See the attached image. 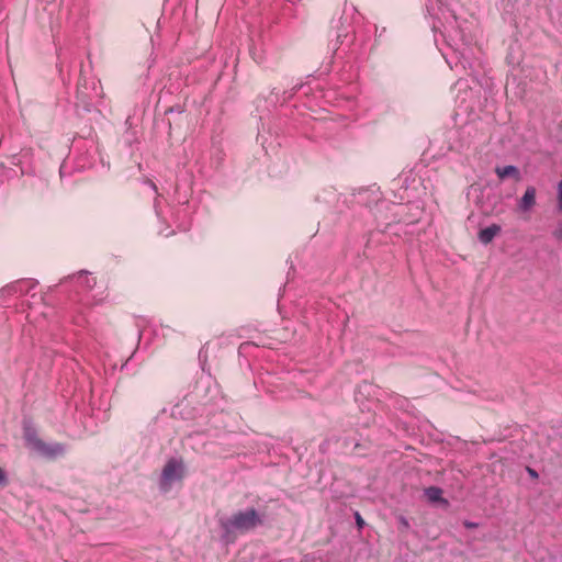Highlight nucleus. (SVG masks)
Returning <instances> with one entry per match:
<instances>
[{
  "instance_id": "nucleus-5",
  "label": "nucleus",
  "mask_w": 562,
  "mask_h": 562,
  "mask_svg": "<svg viewBox=\"0 0 562 562\" xmlns=\"http://www.w3.org/2000/svg\"><path fill=\"white\" fill-rule=\"evenodd\" d=\"M495 173L497 175V177L501 180H504L505 178H509V177L514 178L516 181H520V179H521L519 169L512 165L504 166V167H496Z\"/></svg>"
},
{
  "instance_id": "nucleus-13",
  "label": "nucleus",
  "mask_w": 562,
  "mask_h": 562,
  "mask_svg": "<svg viewBox=\"0 0 562 562\" xmlns=\"http://www.w3.org/2000/svg\"><path fill=\"white\" fill-rule=\"evenodd\" d=\"M527 472L528 474L532 477V479H538V473L536 470L531 469V468H527Z\"/></svg>"
},
{
  "instance_id": "nucleus-12",
  "label": "nucleus",
  "mask_w": 562,
  "mask_h": 562,
  "mask_svg": "<svg viewBox=\"0 0 562 562\" xmlns=\"http://www.w3.org/2000/svg\"><path fill=\"white\" fill-rule=\"evenodd\" d=\"M356 521H357V525H358L359 528L363 527L364 521H363V519H362V517L360 516L359 513L356 514Z\"/></svg>"
},
{
  "instance_id": "nucleus-10",
  "label": "nucleus",
  "mask_w": 562,
  "mask_h": 562,
  "mask_svg": "<svg viewBox=\"0 0 562 562\" xmlns=\"http://www.w3.org/2000/svg\"><path fill=\"white\" fill-rule=\"evenodd\" d=\"M8 483L7 475L2 468H0V485H5Z\"/></svg>"
},
{
  "instance_id": "nucleus-7",
  "label": "nucleus",
  "mask_w": 562,
  "mask_h": 562,
  "mask_svg": "<svg viewBox=\"0 0 562 562\" xmlns=\"http://www.w3.org/2000/svg\"><path fill=\"white\" fill-rule=\"evenodd\" d=\"M425 496L431 503H442L448 505V501L442 497V490L437 486H430L425 490Z\"/></svg>"
},
{
  "instance_id": "nucleus-9",
  "label": "nucleus",
  "mask_w": 562,
  "mask_h": 562,
  "mask_svg": "<svg viewBox=\"0 0 562 562\" xmlns=\"http://www.w3.org/2000/svg\"><path fill=\"white\" fill-rule=\"evenodd\" d=\"M553 236L558 239V240H562V223H560L558 225V227L554 229L553 232Z\"/></svg>"
},
{
  "instance_id": "nucleus-1",
  "label": "nucleus",
  "mask_w": 562,
  "mask_h": 562,
  "mask_svg": "<svg viewBox=\"0 0 562 562\" xmlns=\"http://www.w3.org/2000/svg\"><path fill=\"white\" fill-rule=\"evenodd\" d=\"M263 520L255 508L239 510L233 514L222 526L227 530L248 532L262 525Z\"/></svg>"
},
{
  "instance_id": "nucleus-2",
  "label": "nucleus",
  "mask_w": 562,
  "mask_h": 562,
  "mask_svg": "<svg viewBox=\"0 0 562 562\" xmlns=\"http://www.w3.org/2000/svg\"><path fill=\"white\" fill-rule=\"evenodd\" d=\"M26 446L37 454L47 459H55L65 454V446L60 442L47 443L42 440L36 431L30 427L24 429Z\"/></svg>"
},
{
  "instance_id": "nucleus-6",
  "label": "nucleus",
  "mask_w": 562,
  "mask_h": 562,
  "mask_svg": "<svg viewBox=\"0 0 562 562\" xmlns=\"http://www.w3.org/2000/svg\"><path fill=\"white\" fill-rule=\"evenodd\" d=\"M501 226L497 224H492L488 227H485L479 232V239L482 244H490L496 235L501 233Z\"/></svg>"
},
{
  "instance_id": "nucleus-8",
  "label": "nucleus",
  "mask_w": 562,
  "mask_h": 562,
  "mask_svg": "<svg viewBox=\"0 0 562 562\" xmlns=\"http://www.w3.org/2000/svg\"><path fill=\"white\" fill-rule=\"evenodd\" d=\"M558 203L559 209L562 210V180L558 184Z\"/></svg>"
},
{
  "instance_id": "nucleus-11",
  "label": "nucleus",
  "mask_w": 562,
  "mask_h": 562,
  "mask_svg": "<svg viewBox=\"0 0 562 562\" xmlns=\"http://www.w3.org/2000/svg\"><path fill=\"white\" fill-rule=\"evenodd\" d=\"M463 526L468 529H474V528H477L479 525L476 522H473V521H469V520H465L463 522Z\"/></svg>"
},
{
  "instance_id": "nucleus-3",
  "label": "nucleus",
  "mask_w": 562,
  "mask_h": 562,
  "mask_svg": "<svg viewBox=\"0 0 562 562\" xmlns=\"http://www.w3.org/2000/svg\"><path fill=\"white\" fill-rule=\"evenodd\" d=\"M184 474V468L181 461L170 459L162 470V484L170 485L175 480H181Z\"/></svg>"
},
{
  "instance_id": "nucleus-4",
  "label": "nucleus",
  "mask_w": 562,
  "mask_h": 562,
  "mask_svg": "<svg viewBox=\"0 0 562 562\" xmlns=\"http://www.w3.org/2000/svg\"><path fill=\"white\" fill-rule=\"evenodd\" d=\"M536 188L532 186L527 187L524 195L517 203V207L521 212H529L536 205Z\"/></svg>"
}]
</instances>
